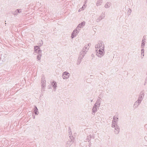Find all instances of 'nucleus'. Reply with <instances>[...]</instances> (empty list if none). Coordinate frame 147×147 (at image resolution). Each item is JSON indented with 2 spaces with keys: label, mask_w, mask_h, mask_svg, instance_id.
Masks as SVG:
<instances>
[{
  "label": "nucleus",
  "mask_w": 147,
  "mask_h": 147,
  "mask_svg": "<svg viewBox=\"0 0 147 147\" xmlns=\"http://www.w3.org/2000/svg\"><path fill=\"white\" fill-rule=\"evenodd\" d=\"M104 45L103 43L100 42L97 45V47L96 48V51L97 53L102 55L104 53Z\"/></svg>",
  "instance_id": "obj_1"
},
{
  "label": "nucleus",
  "mask_w": 147,
  "mask_h": 147,
  "mask_svg": "<svg viewBox=\"0 0 147 147\" xmlns=\"http://www.w3.org/2000/svg\"><path fill=\"white\" fill-rule=\"evenodd\" d=\"M69 74L66 72H64L62 75V77L63 79H66L68 78L69 77Z\"/></svg>",
  "instance_id": "obj_2"
},
{
  "label": "nucleus",
  "mask_w": 147,
  "mask_h": 147,
  "mask_svg": "<svg viewBox=\"0 0 147 147\" xmlns=\"http://www.w3.org/2000/svg\"><path fill=\"white\" fill-rule=\"evenodd\" d=\"M52 84L53 85V86L55 87H56V82H53Z\"/></svg>",
  "instance_id": "obj_3"
},
{
  "label": "nucleus",
  "mask_w": 147,
  "mask_h": 147,
  "mask_svg": "<svg viewBox=\"0 0 147 147\" xmlns=\"http://www.w3.org/2000/svg\"><path fill=\"white\" fill-rule=\"evenodd\" d=\"M38 109H36L35 110V113L36 114H38Z\"/></svg>",
  "instance_id": "obj_4"
},
{
  "label": "nucleus",
  "mask_w": 147,
  "mask_h": 147,
  "mask_svg": "<svg viewBox=\"0 0 147 147\" xmlns=\"http://www.w3.org/2000/svg\"><path fill=\"white\" fill-rule=\"evenodd\" d=\"M39 48V47L38 46H35L34 47L35 50H37Z\"/></svg>",
  "instance_id": "obj_5"
},
{
  "label": "nucleus",
  "mask_w": 147,
  "mask_h": 147,
  "mask_svg": "<svg viewBox=\"0 0 147 147\" xmlns=\"http://www.w3.org/2000/svg\"><path fill=\"white\" fill-rule=\"evenodd\" d=\"M37 58L38 60H40V57H39V56H37Z\"/></svg>",
  "instance_id": "obj_6"
},
{
  "label": "nucleus",
  "mask_w": 147,
  "mask_h": 147,
  "mask_svg": "<svg viewBox=\"0 0 147 147\" xmlns=\"http://www.w3.org/2000/svg\"><path fill=\"white\" fill-rule=\"evenodd\" d=\"M96 109V108H93V111H94V110L95 111Z\"/></svg>",
  "instance_id": "obj_7"
}]
</instances>
